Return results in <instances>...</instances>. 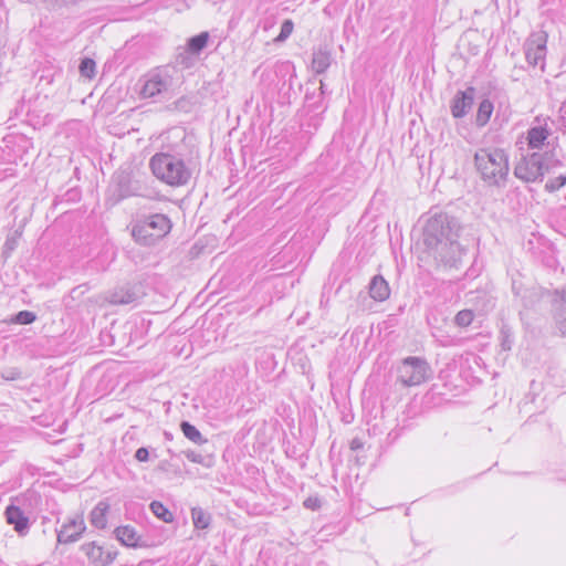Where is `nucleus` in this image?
I'll list each match as a JSON object with an SVG mask.
<instances>
[{
  "label": "nucleus",
  "mask_w": 566,
  "mask_h": 566,
  "mask_svg": "<svg viewBox=\"0 0 566 566\" xmlns=\"http://www.w3.org/2000/svg\"><path fill=\"white\" fill-rule=\"evenodd\" d=\"M475 168L489 186L502 187L509 176V157L500 148H481L474 155Z\"/></svg>",
  "instance_id": "1"
},
{
  "label": "nucleus",
  "mask_w": 566,
  "mask_h": 566,
  "mask_svg": "<svg viewBox=\"0 0 566 566\" xmlns=\"http://www.w3.org/2000/svg\"><path fill=\"white\" fill-rule=\"evenodd\" d=\"M149 167L157 179L171 187L185 186L191 177V170L184 159L168 153L155 154Z\"/></svg>",
  "instance_id": "2"
},
{
  "label": "nucleus",
  "mask_w": 566,
  "mask_h": 566,
  "mask_svg": "<svg viewBox=\"0 0 566 566\" xmlns=\"http://www.w3.org/2000/svg\"><path fill=\"white\" fill-rule=\"evenodd\" d=\"M460 223L446 213L429 218L423 229V244L433 253L454 238L459 237Z\"/></svg>",
  "instance_id": "3"
},
{
  "label": "nucleus",
  "mask_w": 566,
  "mask_h": 566,
  "mask_svg": "<svg viewBox=\"0 0 566 566\" xmlns=\"http://www.w3.org/2000/svg\"><path fill=\"white\" fill-rule=\"evenodd\" d=\"M170 219L163 213H155L137 220L132 228L135 241L143 245H154L169 233Z\"/></svg>",
  "instance_id": "4"
},
{
  "label": "nucleus",
  "mask_w": 566,
  "mask_h": 566,
  "mask_svg": "<svg viewBox=\"0 0 566 566\" xmlns=\"http://www.w3.org/2000/svg\"><path fill=\"white\" fill-rule=\"evenodd\" d=\"M560 165V160L555 159L552 154L532 153L516 164L514 175L526 182L541 181L549 169Z\"/></svg>",
  "instance_id": "5"
},
{
  "label": "nucleus",
  "mask_w": 566,
  "mask_h": 566,
  "mask_svg": "<svg viewBox=\"0 0 566 566\" xmlns=\"http://www.w3.org/2000/svg\"><path fill=\"white\" fill-rule=\"evenodd\" d=\"M174 67L164 66L151 70L145 75L140 94L144 98H155L166 95L174 85Z\"/></svg>",
  "instance_id": "6"
},
{
  "label": "nucleus",
  "mask_w": 566,
  "mask_h": 566,
  "mask_svg": "<svg viewBox=\"0 0 566 566\" xmlns=\"http://www.w3.org/2000/svg\"><path fill=\"white\" fill-rule=\"evenodd\" d=\"M397 374L402 386L412 387L424 382L430 377L431 369L426 359L410 356L402 359Z\"/></svg>",
  "instance_id": "7"
},
{
  "label": "nucleus",
  "mask_w": 566,
  "mask_h": 566,
  "mask_svg": "<svg viewBox=\"0 0 566 566\" xmlns=\"http://www.w3.org/2000/svg\"><path fill=\"white\" fill-rule=\"evenodd\" d=\"M547 34L544 31L533 32L524 43L525 57L528 64L536 66L546 55Z\"/></svg>",
  "instance_id": "8"
},
{
  "label": "nucleus",
  "mask_w": 566,
  "mask_h": 566,
  "mask_svg": "<svg viewBox=\"0 0 566 566\" xmlns=\"http://www.w3.org/2000/svg\"><path fill=\"white\" fill-rule=\"evenodd\" d=\"M114 186L117 196L116 201L133 196L144 195L143 185L138 180L134 179L132 175L126 171H120L115 175Z\"/></svg>",
  "instance_id": "9"
},
{
  "label": "nucleus",
  "mask_w": 566,
  "mask_h": 566,
  "mask_svg": "<svg viewBox=\"0 0 566 566\" xmlns=\"http://www.w3.org/2000/svg\"><path fill=\"white\" fill-rule=\"evenodd\" d=\"M6 522L11 525L20 537H25L30 532L31 522L20 506L9 504L4 511Z\"/></svg>",
  "instance_id": "10"
},
{
  "label": "nucleus",
  "mask_w": 566,
  "mask_h": 566,
  "mask_svg": "<svg viewBox=\"0 0 566 566\" xmlns=\"http://www.w3.org/2000/svg\"><path fill=\"white\" fill-rule=\"evenodd\" d=\"M86 530V525L82 515H76L69 522L64 523L57 531V542L60 544H70L78 541Z\"/></svg>",
  "instance_id": "11"
},
{
  "label": "nucleus",
  "mask_w": 566,
  "mask_h": 566,
  "mask_svg": "<svg viewBox=\"0 0 566 566\" xmlns=\"http://www.w3.org/2000/svg\"><path fill=\"white\" fill-rule=\"evenodd\" d=\"M81 551L86 555L90 563L95 566H108L111 565L116 556V551L105 552L101 545L95 542L85 543L81 546Z\"/></svg>",
  "instance_id": "12"
},
{
  "label": "nucleus",
  "mask_w": 566,
  "mask_h": 566,
  "mask_svg": "<svg viewBox=\"0 0 566 566\" xmlns=\"http://www.w3.org/2000/svg\"><path fill=\"white\" fill-rule=\"evenodd\" d=\"M464 253L463 248L458 242V238L443 243L442 248L433 253L434 258L444 265L457 268Z\"/></svg>",
  "instance_id": "13"
},
{
  "label": "nucleus",
  "mask_w": 566,
  "mask_h": 566,
  "mask_svg": "<svg viewBox=\"0 0 566 566\" xmlns=\"http://www.w3.org/2000/svg\"><path fill=\"white\" fill-rule=\"evenodd\" d=\"M548 118L536 117L533 125L527 130V145L532 149H539L543 147L545 140L551 135V127L548 126Z\"/></svg>",
  "instance_id": "14"
},
{
  "label": "nucleus",
  "mask_w": 566,
  "mask_h": 566,
  "mask_svg": "<svg viewBox=\"0 0 566 566\" xmlns=\"http://www.w3.org/2000/svg\"><path fill=\"white\" fill-rule=\"evenodd\" d=\"M474 88L468 87L465 91H459L450 105L451 114L454 118L464 117L472 108L474 102Z\"/></svg>",
  "instance_id": "15"
},
{
  "label": "nucleus",
  "mask_w": 566,
  "mask_h": 566,
  "mask_svg": "<svg viewBox=\"0 0 566 566\" xmlns=\"http://www.w3.org/2000/svg\"><path fill=\"white\" fill-rule=\"evenodd\" d=\"M139 296L140 295L135 287L126 285L111 292L107 300L112 304L125 305L136 302Z\"/></svg>",
  "instance_id": "16"
},
{
  "label": "nucleus",
  "mask_w": 566,
  "mask_h": 566,
  "mask_svg": "<svg viewBox=\"0 0 566 566\" xmlns=\"http://www.w3.org/2000/svg\"><path fill=\"white\" fill-rule=\"evenodd\" d=\"M369 295L378 302L386 301L390 295L388 282L381 275H375L369 283Z\"/></svg>",
  "instance_id": "17"
},
{
  "label": "nucleus",
  "mask_w": 566,
  "mask_h": 566,
  "mask_svg": "<svg viewBox=\"0 0 566 566\" xmlns=\"http://www.w3.org/2000/svg\"><path fill=\"white\" fill-rule=\"evenodd\" d=\"M114 535L117 541L120 542L122 545L127 547H138L139 546V535L136 530L130 525L118 526L114 531Z\"/></svg>",
  "instance_id": "18"
},
{
  "label": "nucleus",
  "mask_w": 566,
  "mask_h": 566,
  "mask_svg": "<svg viewBox=\"0 0 566 566\" xmlns=\"http://www.w3.org/2000/svg\"><path fill=\"white\" fill-rule=\"evenodd\" d=\"M559 297L555 300V322L559 332L566 336V287L557 292Z\"/></svg>",
  "instance_id": "19"
},
{
  "label": "nucleus",
  "mask_w": 566,
  "mask_h": 566,
  "mask_svg": "<svg viewBox=\"0 0 566 566\" xmlns=\"http://www.w3.org/2000/svg\"><path fill=\"white\" fill-rule=\"evenodd\" d=\"M109 510V505L106 502H98L90 513V522L96 528L103 530L107 525L106 514Z\"/></svg>",
  "instance_id": "20"
},
{
  "label": "nucleus",
  "mask_w": 566,
  "mask_h": 566,
  "mask_svg": "<svg viewBox=\"0 0 566 566\" xmlns=\"http://www.w3.org/2000/svg\"><path fill=\"white\" fill-rule=\"evenodd\" d=\"M332 56L327 50L318 49L313 53L312 67L317 74L324 73L331 65Z\"/></svg>",
  "instance_id": "21"
},
{
  "label": "nucleus",
  "mask_w": 566,
  "mask_h": 566,
  "mask_svg": "<svg viewBox=\"0 0 566 566\" xmlns=\"http://www.w3.org/2000/svg\"><path fill=\"white\" fill-rule=\"evenodd\" d=\"M493 103L490 99L485 98L481 101L475 118L476 126L483 127L488 124L493 113Z\"/></svg>",
  "instance_id": "22"
},
{
  "label": "nucleus",
  "mask_w": 566,
  "mask_h": 566,
  "mask_svg": "<svg viewBox=\"0 0 566 566\" xmlns=\"http://www.w3.org/2000/svg\"><path fill=\"white\" fill-rule=\"evenodd\" d=\"M209 40L208 32H201L188 40L187 49L192 54H199L206 46Z\"/></svg>",
  "instance_id": "23"
},
{
  "label": "nucleus",
  "mask_w": 566,
  "mask_h": 566,
  "mask_svg": "<svg viewBox=\"0 0 566 566\" xmlns=\"http://www.w3.org/2000/svg\"><path fill=\"white\" fill-rule=\"evenodd\" d=\"M180 429L185 437L197 444H203L207 442V439L202 437L200 431L190 422L182 421L180 423Z\"/></svg>",
  "instance_id": "24"
},
{
  "label": "nucleus",
  "mask_w": 566,
  "mask_h": 566,
  "mask_svg": "<svg viewBox=\"0 0 566 566\" xmlns=\"http://www.w3.org/2000/svg\"><path fill=\"white\" fill-rule=\"evenodd\" d=\"M191 518L193 522V525L196 528L205 530L210 524V515L207 514L200 507H193L191 510Z\"/></svg>",
  "instance_id": "25"
},
{
  "label": "nucleus",
  "mask_w": 566,
  "mask_h": 566,
  "mask_svg": "<svg viewBox=\"0 0 566 566\" xmlns=\"http://www.w3.org/2000/svg\"><path fill=\"white\" fill-rule=\"evenodd\" d=\"M150 510L155 516L166 523H170L174 520L172 513L161 502L153 501L150 503Z\"/></svg>",
  "instance_id": "26"
},
{
  "label": "nucleus",
  "mask_w": 566,
  "mask_h": 566,
  "mask_svg": "<svg viewBox=\"0 0 566 566\" xmlns=\"http://www.w3.org/2000/svg\"><path fill=\"white\" fill-rule=\"evenodd\" d=\"M78 69L83 77L92 80L95 76L96 63L93 59L84 57Z\"/></svg>",
  "instance_id": "27"
},
{
  "label": "nucleus",
  "mask_w": 566,
  "mask_h": 566,
  "mask_svg": "<svg viewBox=\"0 0 566 566\" xmlns=\"http://www.w3.org/2000/svg\"><path fill=\"white\" fill-rule=\"evenodd\" d=\"M21 237V232L15 230L11 234H9L6 239V242L3 244V255L6 258L10 256L11 253L15 250L18 247L19 239Z\"/></svg>",
  "instance_id": "28"
},
{
  "label": "nucleus",
  "mask_w": 566,
  "mask_h": 566,
  "mask_svg": "<svg viewBox=\"0 0 566 566\" xmlns=\"http://www.w3.org/2000/svg\"><path fill=\"white\" fill-rule=\"evenodd\" d=\"M185 455L190 462L199 463L207 468H210L212 465L213 460L211 457H203L202 454H200L196 451H192V450L186 451Z\"/></svg>",
  "instance_id": "29"
},
{
  "label": "nucleus",
  "mask_w": 566,
  "mask_h": 566,
  "mask_svg": "<svg viewBox=\"0 0 566 566\" xmlns=\"http://www.w3.org/2000/svg\"><path fill=\"white\" fill-rule=\"evenodd\" d=\"M36 319V315L30 311H20L14 315L12 322L20 325L32 324Z\"/></svg>",
  "instance_id": "30"
},
{
  "label": "nucleus",
  "mask_w": 566,
  "mask_h": 566,
  "mask_svg": "<svg viewBox=\"0 0 566 566\" xmlns=\"http://www.w3.org/2000/svg\"><path fill=\"white\" fill-rule=\"evenodd\" d=\"M473 316L474 315L472 311L462 310L455 315L454 322L460 327H467L472 323Z\"/></svg>",
  "instance_id": "31"
},
{
  "label": "nucleus",
  "mask_w": 566,
  "mask_h": 566,
  "mask_svg": "<svg viewBox=\"0 0 566 566\" xmlns=\"http://www.w3.org/2000/svg\"><path fill=\"white\" fill-rule=\"evenodd\" d=\"M565 185H566V176H559L554 179H549L545 185V189L548 192H554Z\"/></svg>",
  "instance_id": "32"
},
{
  "label": "nucleus",
  "mask_w": 566,
  "mask_h": 566,
  "mask_svg": "<svg viewBox=\"0 0 566 566\" xmlns=\"http://www.w3.org/2000/svg\"><path fill=\"white\" fill-rule=\"evenodd\" d=\"M294 24L292 20H284L281 25V32L279 36L276 38V41H284L286 40L293 32Z\"/></svg>",
  "instance_id": "33"
},
{
  "label": "nucleus",
  "mask_w": 566,
  "mask_h": 566,
  "mask_svg": "<svg viewBox=\"0 0 566 566\" xmlns=\"http://www.w3.org/2000/svg\"><path fill=\"white\" fill-rule=\"evenodd\" d=\"M303 505L308 510L316 511L322 506V501L317 496H310L304 501Z\"/></svg>",
  "instance_id": "34"
},
{
  "label": "nucleus",
  "mask_w": 566,
  "mask_h": 566,
  "mask_svg": "<svg viewBox=\"0 0 566 566\" xmlns=\"http://www.w3.org/2000/svg\"><path fill=\"white\" fill-rule=\"evenodd\" d=\"M502 336H503L502 337V344H501L502 348L504 350H510L511 347H512V344H513V339H512L510 333L503 329L502 331Z\"/></svg>",
  "instance_id": "35"
},
{
  "label": "nucleus",
  "mask_w": 566,
  "mask_h": 566,
  "mask_svg": "<svg viewBox=\"0 0 566 566\" xmlns=\"http://www.w3.org/2000/svg\"><path fill=\"white\" fill-rule=\"evenodd\" d=\"M135 458L140 462H145L149 458V452L146 448L142 447V448L137 449V451L135 453Z\"/></svg>",
  "instance_id": "36"
},
{
  "label": "nucleus",
  "mask_w": 566,
  "mask_h": 566,
  "mask_svg": "<svg viewBox=\"0 0 566 566\" xmlns=\"http://www.w3.org/2000/svg\"><path fill=\"white\" fill-rule=\"evenodd\" d=\"M363 441L359 439V438H354L352 441H350V449L352 450H359L363 448Z\"/></svg>",
  "instance_id": "37"
},
{
  "label": "nucleus",
  "mask_w": 566,
  "mask_h": 566,
  "mask_svg": "<svg viewBox=\"0 0 566 566\" xmlns=\"http://www.w3.org/2000/svg\"><path fill=\"white\" fill-rule=\"evenodd\" d=\"M559 114L562 118H565L566 116V104H563L559 108Z\"/></svg>",
  "instance_id": "38"
},
{
  "label": "nucleus",
  "mask_w": 566,
  "mask_h": 566,
  "mask_svg": "<svg viewBox=\"0 0 566 566\" xmlns=\"http://www.w3.org/2000/svg\"><path fill=\"white\" fill-rule=\"evenodd\" d=\"M512 290H513L515 295H520L521 294V291H520L518 286H516L515 281L513 282Z\"/></svg>",
  "instance_id": "39"
},
{
  "label": "nucleus",
  "mask_w": 566,
  "mask_h": 566,
  "mask_svg": "<svg viewBox=\"0 0 566 566\" xmlns=\"http://www.w3.org/2000/svg\"><path fill=\"white\" fill-rule=\"evenodd\" d=\"M6 379H15V374L12 371V373H8V375L3 374L2 375Z\"/></svg>",
  "instance_id": "40"
},
{
  "label": "nucleus",
  "mask_w": 566,
  "mask_h": 566,
  "mask_svg": "<svg viewBox=\"0 0 566 566\" xmlns=\"http://www.w3.org/2000/svg\"><path fill=\"white\" fill-rule=\"evenodd\" d=\"M321 90H322V92L325 91V87H324L323 83H321Z\"/></svg>",
  "instance_id": "41"
},
{
  "label": "nucleus",
  "mask_w": 566,
  "mask_h": 566,
  "mask_svg": "<svg viewBox=\"0 0 566 566\" xmlns=\"http://www.w3.org/2000/svg\"><path fill=\"white\" fill-rule=\"evenodd\" d=\"M321 90H322V92L325 91V87H324L323 83H321Z\"/></svg>",
  "instance_id": "42"
}]
</instances>
